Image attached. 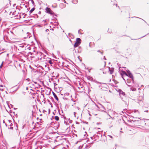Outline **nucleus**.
Wrapping results in <instances>:
<instances>
[{
	"instance_id": "680f3d73",
	"label": "nucleus",
	"mask_w": 149,
	"mask_h": 149,
	"mask_svg": "<svg viewBox=\"0 0 149 149\" xmlns=\"http://www.w3.org/2000/svg\"><path fill=\"white\" fill-rule=\"evenodd\" d=\"M5 125L6 126V127H7L8 126V125H7L6 123H5Z\"/></svg>"
},
{
	"instance_id": "39448f33",
	"label": "nucleus",
	"mask_w": 149,
	"mask_h": 149,
	"mask_svg": "<svg viewBox=\"0 0 149 149\" xmlns=\"http://www.w3.org/2000/svg\"><path fill=\"white\" fill-rule=\"evenodd\" d=\"M81 42V40L80 38H77L76 39V42L74 43V48H76L79 46Z\"/></svg>"
},
{
	"instance_id": "6ab92c4d",
	"label": "nucleus",
	"mask_w": 149,
	"mask_h": 149,
	"mask_svg": "<svg viewBox=\"0 0 149 149\" xmlns=\"http://www.w3.org/2000/svg\"><path fill=\"white\" fill-rule=\"evenodd\" d=\"M130 89L131 90L133 91H136V89L134 88V87H132L130 88Z\"/></svg>"
},
{
	"instance_id": "9b49d317",
	"label": "nucleus",
	"mask_w": 149,
	"mask_h": 149,
	"mask_svg": "<svg viewBox=\"0 0 149 149\" xmlns=\"http://www.w3.org/2000/svg\"><path fill=\"white\" fill-rule=\"evenodd\" d=\"M109 71L110 72V74H112L114 71V68H110L109 67Z\"/></svg>"
},
{
	"instance_id": "3c124183",
	"label": "nucleus",
	"mask_w": 149,
	"mask_h": 149,
	"mask_svg": "<svg viewBox=\"0 0 149 149\" xmlns=\"http://www.w3.org/2000/svg\"><path fill=\"white\" fill-rule=\"evenodd\" d=\"M103 68L100 69V70L103 71Z\"/></svg>"
},
{
	"instance_id": "7c9ffc66",
	"label": "nucleus",
	"mask_w": 149,
	"mask_h": 149,
	"mask_svg": "<svg viewBox=\"0 0 149 149\" xmlns=\"http://www.w3.org/2000/svg\"><path fill=\"white\" fill-rule=\"evenodd\" d=\"M3 61L1 65L0 66V68H2V65L3 64Z\"/></svg>"
},
{
	"instance_id": "69168bd1",
	"label": "nucleus",
	"mask_w": 149,
	"mask_h": 149,
	"mask_svg": "<svg viewBox=\"0 0 149 149\" xmlns=\"http://www.w3.org/2000/svg\"><path fill=\"white\" fill-rule=\"evenodd\" d=\"M26 90H28V87H27L26 88Z\"/></svg>"
},
{
	"instance_id": "e433bc0d",
	"label": "nucleus",
	"mask_w": 149,
	"mask_h": 149,
	"mask_svg": "<svg viewBox=\"0 0 149 149\" xmlns=\"http://www.w3.org/2000/svg\"><path fill=\"white\" fill-rule=\"evenodd\" d=\"M82 123H86V124H88V122H86L85 123L84 121H82Z\"/></svg>"
},
{
	"instance_id": "f8f14e48",
	"label": "nucleus",
	"mask_w": 149,
	"mask_h": 149,
	"mask_svg": "<svg viewBox=\"0 0 149 149\" xmlns=\"http://www.w3.org/2000/svg\"><path fill=\"white\" fill-rule=\"evenodd\" d=\"M26 45V44L25 43H23V44H21L19 45V47L20 48H24V49Z\"/></svg>"
},
{
	"instance_id": "b1692460",
	"label": "nucleus",
	"mask_w": 149,
	"mask_h": 149,
	"mask_svg": "<svg viewBox=\"0 0 149 149\" xmlns=\"http://www.w3.org/2000/svg\"><path fill=\"white\" fill-rule=\"evenodd\" d=\"M8 126H12L13 125V124L11 123H9V124L8 125Z\"/></svg>"
},
{
	"instance_id": "8fccbe9b",
	"label": "nucleus",
	"mask_w": 149,
	"mask_h": 149,
	"mask_svg": "<svg viewBox=\"0 0 149 149\" xmlns=\"http://www.w3.org/2000/svg\"><path fill=\"white\" fill-rule=\"evenodd\" d=\"M47 19H46L45 20H43V21H44V22H46V21H47Z\"/></svg>"
},
{
	"instance_id": "de8ad7c7",
	"label": "nucleus",
	"mask_w": 149,
	"mask_h": 149,
	"mask_svg": "<svg viewBox=\"0 0 149 149\" xmlns=\"http://www.w3.org/2000/svg\"><path fill=\"white\" fill-rule=\"evenodd\" d=\"M108 136L111 138H112V136L111 135H108Z\"/></svg>"
},
{
	"instance_id": "bf43d9fd",
	"label": "nucleus",
	"mask_w": 149,
	"mask_h": 149,
	"mask_svg": "<svg viewBox=\"0 0 149 149\" xmlns=\"http://www.w3.org/2000/svg\"><path fill=\"white\" fill-rule=\"evenodd\" d=\"M50 113V109H49V113Z\"/></svg>"
},
{
	"instance_id": "20e7f679",
	"label": "nucleus",
	"mask_w": 149,
	"mask_h": 149,
	"mask_svg": "<svg viewBox=\"0 0 149 149\" xmlns=\"http://www.w3.org/2000/svg\"><path fill=\"white\" fill-rule=\"evenodd\" d=\"M45 12L48 14H50L51 15H55L57 16L51 10L50 8L49 7H46L45 9Z\"/></svg>"
},
{
	"instance_id": "2eb2a0df",
	"label": "nucleus",
	"mask_w": 149,
	"mask_h": 149,
	"mask_svg": "<svg viewBox=\"0 0 149 149\" xmlns=\"http://www.w3.org/2000/svg\"><path fill=\"white\" fill-rule=\"evenodd\" d=\"M52 118H55V120L56 121H58L59 120V117L57 116H56L54 117H53V116H52Z\"/></svg>"
},
{
	"instance_id": "c756f323",
	"label": "nucleus",
	"mask_w": 149,
	"mask_h": 149,
	"mask_svg": "<svg viewBox=\"0 0 149 149\" xmlns=\"http://www.w3.org/2000/svg\"><path fill=\"white\" fill-rule=\"evenodd\" d=\"M97 52H98L100 53L102 55L103 54V52H101L100 50H98L97 51Z\"/></svg>"
},
{
	"instance_id": "aec40b11",
	"label": "nucleus",
	"mask_w": 149,
	"mask_h": 149,
	"mask_svg": "<svg viewBox=\"0 0 149 149\" xmlns=\"http://www.w3.org/2000/svg\"><path fill=\"white\" fill-rule=\"evenodd\" d=\"M16 132L17 134V135L18 136H19L20 134V132L19 130H18L17 129H16Z\"/></svg>"
},
{
	"instance_id": "09e8293b",
	"label": "nucleus",
	"mask_w": 149,
	"mask_h": 149,
	"mask_svg": "<svg viewBox=\"0 0 149 149\" xmlns=\"http://www.w3.org/2000/svg\"><path fill=\"white\" fill-rule=\"evenodd\" d=\"M72 120H71L70 121V122H70V123H72Z\"/></svg>"
},
{
	"instance_id": "052dcab7",
	"label": "nucleus",
	"mask_w": 149,
	"mask_h": 149,
	"mask_svg": "<svg viewBox=\"0 0 149 149\" xmlns=\"http://www.w3.org/2000/svg\"><path fill=\"white\" fill-rule=\"evenodd\" d=\"M0 86L1 87H3V86L2 85H0Z\"/></svg>"
},
{
	"instance_id": "0e129e2a",
	"label": "nucleus",
	"mask_w": 149,
	"mask_h": 149,
	"mask_svg": "<svg viewBox=\"0 0 149 149\" xmlns=\"http://www.w3.org/2000/svg\"><path fill=\"white\" fill-rule=\"evenodd\" d=\"M3 123H5V121L4 120H3Z\"/></svg>"
},
{
	"instance_id": "e2e57ef3",
	"label": "nucleus",
	"mask_w": 149,
	"mask_h": 149,
	"mask_svg": "<svg viewBox=\"0 0 149 149\" xmlns=\"http://www.w3.org/2000/svg\"><path fill=\"white\" fill-rule=\"evenodd\" d=\"M64 3H66V1L65 0H64Z\"/></svg>"
},
{
	"instance_id": "5701e85b",
	"label": "nucleus",
	"mask_w": 149,
	"mask_h": 149,
	"mask_svg": "<svg viewBox=\"0 0 149 149\" xmlns=\"http://www.w3.org/2000/svg\"><path fill=\"white\" fill-rule=\"evenodd\" d=\"M97 134L100 135V136H102V135L100 134V133L99 132H97Z\"/></svg>"
},
{
	"instance_id": "13d9d810",
	"label": "nucleus",
	"mask_w": 149,
	"mask_h": 149,
	"mask_svg": "<svg viewBox=\"0 0 149 149\" xmlns=\"http://www.w3.org/2000/svg\"><path fill=\"white\" fill-rule=\"evenodd\" d=\"M146 36V35H145V36H142V37H141L140 38H143V37H145V36Z\"/></svg>"
},
{
	"instance_id": "a878e982",
	"label": "nucleus",
	"mask_w": 149,
	"mask_h": 149,
	"mask_svg": "<svg viewBox=\"0 0 149 149\" xmlns=\"http://www.w3.org/2000/svg\"><path fill=\"white\" fill-rule=\"evenodd\" d=\"M134 113L136 112V113H137L138 114L139 113V112L138 111V110H134Z\"/></svg>"
},
{
	"instance_id": "c03bdc74",
	"label": "nucleus",
	"mask_w": 149,
	"mask_h": 149,
	"mask_svg": "<svg viewBox=\"0 0 149 149\" xmlns=\"http://www.w3.org/2000/svg\"><path fill=\"white\" fill-rule=\"evenodd\" d=\"M41 12L40 11H39L38 13V14H41Z\"/></svg>"
},
{
	"instance_id": "f257e3e1",
	"label": "nucleus",
	"mask_w": 149,
	"mask_h": 149,
	"mask_svg": "<svg viewBox=\"0 0 149 149\" xmlns=\"http://www.w3.org/2000/svg\"><path fill=\"white\" fill-rule=\"evenodd\" d=\"M139 120H131L133 122V124L135 125H140L142 126L145 123L144 119H140V118H138Z\"/></svg>"
},
{
	"instance_id": "0eeeda50",
	"label": "nucleus",
	"mask_w": 149,
	"mask_h": 149,
	"mask_svg": "<svg viewBox=\"0 0 149 149\" xmlns=\"http://www.w3.org/2000/svg\"><path fill=\"white\" fill-rule=\"evenodd\" d=\"M127 76L129 77L131 79V80L133 82V79L134 77L133 76L132 74V73L131 72H129V73H127Z\"/></svg>"
},
{
	"instance_id": "a19ab883",
	"label": "nucleus",
	"mask_w": 149,
	"mask_h": 149,
	"mask_svg": "<svg viewBox=\"0 0 149 149\" xmlns=\"http://www.w3.org/2000/svg\"><path fill=\"white\" fill-rule=\"evenodd\" d=\"M76 113L75 112H74V116L75 117H76V116H75V114H76Z\"/></svg>"
},
{
	"instance_id": "58836bf2",
	"label": "nucleus",
	"mask_w": 149,
	"mask_h": 149,
	"mask_svg": "<svg viewBox=\"0 0 149 149\" xmlns=\"http://www.w3.org/2000/svg\"><path fill=\"white\" fill-rule=\"evenodd\" d=\"M76 123L77 124H79V122L76 121Z\"/></svg>"
},
{
	"instance_id": "f3484780",
	"label": "nucleus",
	"mask_w": 149,
	"mask_h": 149,
	"mask_svg": "<svg viewBox=\"0 0 149 149\" xmlns=\"http://www.w3.org/2000/svg\"><path fill=\"white\" fill-rule=\"evenodd\" d=\"M72 3L74 4H77L78 2L77 0H73L72 1Z\"/></svg>"
},
{
	"instance_id": "cd10ccee",
	"label": "nucleus",
	"mask_w": 149,
	"mask_h": 149,
	"mask_svg": "<svg viewBox=\"0 0 149 149\" xmlns=\"http://www.w3.org/2000/svg\"><path fill=\"white\" fill-rule=\"evenodd\" d=\"M8 129H9L12 130L13 129V127H12V126H10V127H8Z\"/></svg>"
},
{
	"instance_id": "dca6fc26",
	"label": "nucleus",
	"mask_w": 149,
	"mask_h": 149,
	"mask_svg": "<svg viewBox=\"0 0 149 149\" xmlns=\"http://www.w3.org/2000/svg\"><path fill=\"white\" fill-rule=\"evenodd\" d=\"M35 8L34 7L32 8L29 11V13H32V12L34 11L35 10Z\"/></svg>"
},
{
	"instance_id": "c85d7f7f",
	"label": "nucleus",
	"mask_w": 149,
	"mask_h": 149,
	"mask_svg": "<svg viewBox=\"0 0 149 149\" xmlns=\"http://www.w3.org/2000/svg\"><path fill=\"white\" fill-rule=\"evenodd\" d=\"M127 74H128L125 71L124 75H125L126 77V76H127Z\"/></svg>"
},
{
	"instance_id": "4468645a",
	"label": "nucleus",
	"mask_w": 149,
	"mask_h": 149,
	"mask_svg": "<svg viewBox=\"0 0 149 149\" xmlns=\"http://www.w3.org/2000/svg\"><path fill=\"white\" fill-rule=\"evenodd\" d=\"M96 136H97L98 137H99V136L98 135H97L96 134H95L94 135L93 137H91V138L92 140H93L94 139H94L95 138Z\"/></svg>"
},
{
	"instance_id": "2f4dec72",
	"label": "nucleus",
	"mask_w": 149,
	"mask_h": 149,
	"mask_svg": "<svg viewBox=\"0 0 149 149\" xmlns=\"http://www.w3.org/2000/svg\"><path fill=\"white\" fill-rule=\"evenodd\" d=\"M108 32L109 33H111V30H110L109 29H108Z\"/></svg>"
},
{
	"instance_id": "9d476101",
	"label": "nucleus",
	"mask_w": 149,
	"mask_h": 149,
	"mask_svg": "<svg viewBox=\"0 0 149 149\" xmlns=\"http://www.w3.org/2000/svg\"><path fill=\"white\" fill-rule=\"evenodd\" d=\"M52 94L55 99L57 100V101L58 100V97L56 95V94L54 92H52Z\"/></svg>"
},
{
	"instance_id": "79ce46f5",
	"label": "nucleus",
	"mask_w": 149,
	"mask_h": 149,
	"mask_svg": "<svg viewBox=\"0 0 149 149\" xmlns=\"http://www.w3.org/2000/svg\"><path fill=\"white\" fill-rule=\"evenodd\" d=\"M26 15H27V14H25L24 16L23 17L24 18Z\"/></svg>"
},
{
	"instance_id": "37998d69",
	"label": "nucleus",
	"mask_w": 149,
	"mask_h": 149,
	"mask_svg": "<svg viewBox=\"0 0 149 149\" xmlns=\"http://www.w3.org/2000/svg\"><path fill=\"white\" fill-rule=\"evenodd\" d=\"M68 35H71L72 36H73V35H72L71 33H68Z\"/></svg>"
},
{
	"instance_id": "5fc2aeb1",
	"label": "nucleus",
	"mask_w": 149,
	"mask_h": 149,
	"mask_svg": "<svg viewBox=\"0 0 149 149\" xmlns=\"http://www.w3.org/2000/svg\"><path fill=\"white\" fill-rule=\"evenodd\" d=\"M19 88V87L18 86V87L17 88V89H16L15 90V91H17V90L18 89V88Z\"/></svg>"
},
{
	"instance_id": "6e6552de",
	"label": "nucleus",
	"mask_w": 149,
	"mask_h": 149,
	"mask_svg": "<svg viewBox=\"0 0 149 149\" xmlns=\"http://www.w3.org/2000/svg\"><path fill=\"white\" fill-rule=\"evenodd\" d=\"M33 47V46H31L30 45L26 44V45L25 48L24 49V50H26L27 49H28L29 50H30L31 49V47Z\"/></svg>"
},
{
	"instance_id": "49530a36",
	"label": "nucleus",
	"mask_w": 149,
	"mask_h": 149,
	"mask_svg": "<svg viewBox=\"0 0 149 149\" xmlns=\"http://www.w3.org/2000/svg\"><path fill=\"white\" fill-rule=\"evenodd\" d=\"M31 2H32V3H34V1H33V0H31Z\"/></svg>"
},
{
	"instance_id": "7ed1b4c3",
	"label": "nucleus",
	"mask_w": 149,
	"mask_h": 149,
	"mask_svg": "<svg viewBox=\"0 0 149 149\" xmlns=\"http://www.w3.org/2000/svg\"><path fill=\"white\" fill-rule=\"evenodd\" d=\"M127 82L128 84H127V86H135L134 85V79H133V81H132L131 80V79H127Z\"/></svg>"
},
{
	"instance_id": "6e6d98bb",
	"label": "nucleus",
	"mask_w": 149,
	"mask_h": 149,
	"mask_svg": "<svg viewBox=\"0 0 149 149\" xmlns=\"http://www.w3.org/2000/svg\"><path fill=\"white\" fill-rule=\"evenodd\" d=\"M36 16H37V18H38V15H37V14H36Z\"/></svg>"
},
{
	"instance_id": "864d4df0",
	"label": "nucleus",
	"mask_w": 149,
	"mask_h": 149,
	"mask_svg": "<svg viewBox=\"0 0 149 149\" xmlns=\"http://www.w3.org/2000/svg\"><path fill=\"white\" fill-rule=\"evenodd\" d=\"M144 112H148V110H146V111H144Z\"/></svg>"
},
{
	"instance_id": "a18cd8bd",
	"label": "nucleus",
	"mask_w": 149,
	"mask_h": 149,
	"mask_svg": "<svg viewBox=\"0 0 149 149\" xmlns=\"http://www.w3.org/2000/svg\"><path fill=\"white\" fill-rule=\"evenodd\" d=\"M49 104H50L51 105V107H53L52 104L51 103H49Z\"/></svg>"
},
{
	"instance_id": "423d86ee",
	"label": "nucleus",
	"mask_w": 149,
	"mask_h": 149,
	"mask_svg": "<svg viewBox=\"0 0 149 149\" xmlns=\"http://www.w3.org/2000/svg\"><path fill=\"white\" fill-rule=\"evenodd\" d=\"M75 48H74V50H75V52L76 53L77 52L78 53H80L81 52L82 49L81 47H78V49L76 50Z\"/></svg>"
},
{
	"instance_id": "f704fd0d",
	"label": "nucleus",
	"mask_w": 149,
	"mask_h": 149,
	"mask_svg": "<svg viewBox=\"0 0 149 149\" xmlns=\"http://www.w3.org/2000/svg\"><path fill=\"white\" fill-rule=\"evenodd\" d=\"M123 79L124 80V81H125V82H126V80L125 78H124V76L123 77H122Z\"/></svg>"
},
{
	"instance_id": "c9c22d12",
	"label": "nucleus",
	"mask_w": 149,
	"mask_h": 149,
	"mask_svg": "<svg viewBox=\"0 0 149 149\" xmlns=\"http://www.w3.org/2000/svg\"><path fill=\"white\" fill-rule=\"evenodd\" d=\"M123 79L124 80V81H125V82H126V80L125 78H124V76L123 77H122Z\"/></svg>"
},
{
	"instance_id": "4be33fe9",
	"label": "nucleus",
	"mask_w": 149,
	"mask_h": 149,
	"mask_svg": "<svg viewBox=\"0 0 149 149\" xmlns=\"http://www.w3.org/2000/svg\"><path fill=\"white\" fill-rule=\"evenodd\" d=\"M145 132H149V129H147L145 130Z\"/></svg>"
},
{
	"instance_id": "ddd939ff",
	"label": "nucleus",
	"mask_w": 149,
	"mask_h": 149,
	"mask_svg": "<svg viewBox=\"0 0 149 149\" xmlns=\"http://www.w3.org/2000/svg\"><path fill=\"white\" fill-rule=\"evenodd\" d=\"M125 72V71L123 70H121V71L120 74L122 77H123L124 76Z\"/></svg>"
},
{
	"instance_id": "72a5a7b5",
	"label": "nucleus",
	"mask_w": 149,
	"mask_h": 149,
	"mask_svg": "<svg viewBox=\"0 0 149 149\" xmlns=\"http://www.w3.org/2000/svg\"><path fill=\"white\" fill-rule=\"evenodd\" d=\"M8 121L9 122V123H11L12 121L11 120H8Z\"/></svg>"
},
{
	"instance_id": "774afa93",
	"label": "nucleus",
	"mask_w": 149,
	"mask_h": 149,
	"mask_svg": "<svg viewBox=\"0 0 149 149\" xmlns=\"http://www.w3.org/2000/svg\"><path fill=\"white\" fill-rule=\"evenodd\" d=\"M48 102H49V103H51V102H50V101H49V100H48Z\"/></svg>"
},
{
	"instance_id": "4d7b16f0",
	"label": "nucleus",
	"mask_w": 149,
	"mask_h": 149,
	"mask_svg": "<svg viewBox=\"0 0 149 149\" xmlns=\"http://www.w3.org/2000/svg\"><path fill=\"white\" fill-rule=\"evenodd\" d=\"M113 126V125H111V126H110L109 127V128H110L111 127H112Z\"/></svg>"
},
{
	"instance_id": "f03ea898",
	"label": "nucleus",
	"mask_w": 149,
	"mask_h": 149,
	"mask_svg": "<svg viewBox=\"0 0 149 149\" xmlns=\"http://www.w3.org/2000/svg\"><path fill=\"white\" fill-rule=\"evenodd\" d=\"M117 91L119 93L120 97L123 101L126 102V104H127V103L126 101V96L125 93L120 89H118Z\"/></svg>"
},
{
	"instance_id": "603ef678",
	"label": "nucleus",
	"mask_w": 149,
	"mask_h": 149,
	"mask_svg": "<svg viewBox=\"0 0 149 149\" xmlns=\"http://www.w3.org/2000/svg\"><path fill=\"white\" fill-rule=\"evenodd\" d=\"M104 60H106V58H105V56H104Z\"/></svg>"
},
{
	"instance_id": "a211bd4d",
	"label": "nucleus",
	"mask_w": 149,
	"mask_h": 149,
	"mask_svg": "<svg viewBox=\"0 0 149 149\" xmlns=\"http://www.w3.org/2000/svg\"><path fill=\"white\" fill-rule=\"evenodd\" d=\"M87 78L88 79V80H93V78L92 77H91L90 76H88L87 77Z\"/></svg>"
},
{
	"instance_id": "bb28decb",
	"label": "nucleus",
	"mask_w": 149,
	"mask_h": 149,
	"mask_svg": "<svg viewBox=\"0 0 149 149\" xmlns=\"http://www.w3.org/2000/svg\"><path fill=\"white\" fill-rule=\"evenodd\" d=\"M80 31H82V30H81V29H80L79 31H78V33H79V34H82V33H81V32H80Z\"/></svg>"
},
{
	"instance_id": "4c0bfd02",
	"label": "nucleus",
	"mask_w": 149,
	"mask_h": 149,
	"mask_svg": "<svg viewBox=\"0 0 149 149\" xmlns=\"http://www.w3.org/2000/svg\"><path fill=\"white\" fill-rule=\"evenodd\" d=\"M113 4V5H115L116 7L117 6V4L116 3H114Z\"/></svg>"
},
{
	"instance_id": "1a4fd4ad",
	"label": "nucleus",
	"mask_w": 149,
	"mask_h": 149,
	"mask_svg": "<svg viewBox=\"0 0 149 149\" xmlns=\"http://www.w3.org/2000/svg\"><path fill=\"white\" fill-rule=\"evenodd\" d=\"M145 122L144 125L149 127V119H145Z\"/></svg>"
},
{
	"instance_id": "393cba45",
	"label": "nucleus",
	"mask_w": 149,
	"mask_h": 149,
	"mask_svg": "<svg viewBox=\"0 0 149 149\" xmlns=\"http://www.w3.org/2000/svg\"><path fill=\"white\" fill-rule=\"evenodd\" d=\"M132 118L134 119V120H139L138 119V118L137 117H132Z\"/></svg>"
},
{
	"instance_id": "338daca9",
	"label": "nucleus",
	"mask_w": 149,
	"mask_h": 149,
	"mask_svg": "<svg viewBox=\"0 0 149 149\" xmlns=\"http://www.w3.org/2000/svg\"><path fill=\"white\" fill-rule=\"evenodd\" d=\"M1 90L2 91H3V89H0V90Z\"/></svg>"
},
{
	"instance_id": "412c9836",
	"label": "nucleus",
	"mask_w": 149,
	"mask_h": 149,
	"mask_svg": "<svg viewBox=\"0 0 149 149\" xmlns=\"http://www.w3.org/2000/svg\"><path fill=\"white\" fill-rule=\"evenodd\" d=\"M48 63L51 64H53V62L51 59H50L48 61Z\"/></svg>"
},
{
	"instance_id": "473e14b6",
	"label": "nucleus",
	"mask_w": 149,
	"mask_h": 149,
	"mask_svg": "<svg viewBox=\"0 0 149 149\" xmlns=\"http://www.w3.org/2000/svg\"><path fill=\"white\" fill-rule=\"evenodd\" d=\"M126 71L127 72V73H129V72H131L128 69L127 70H126Z\"/></svg>"
},
{
	"instance_id": "ea45409f",
	"label": "nucleus",
	"mask_w": 149,
	"mask_h": 149,
	"mask_svg": "<svg viewBox=\"0 0 149 149\" xmlns=\"http://www.w3.org/2000/svg\"><path fill=\"white\" fill-rule=\"evenodd\" d=\"M104 63H105V64H104V68L105 67V66L106 65V61L104 62Z\"/></svg>"
}]
</instances>
